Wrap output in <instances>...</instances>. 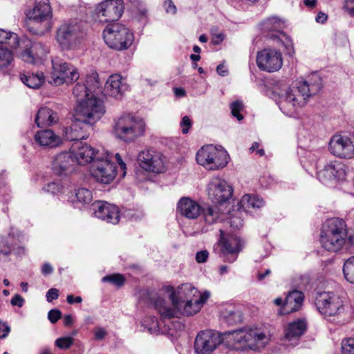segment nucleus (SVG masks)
Instances as JSON below:
<instances>
[{
  "instance_id": "1",
  "label": "nucleus",
  "mask_w": 354,
  "mask_h": 354,
  "mask_svg": "<svg viewBox=\"0 0 354 354\" xmlns=\"http://www.w3.org/2000/svg\"><path fill=\"white\" fill-rule=\"evenodd\" d=\"M210 293H201L191 283H183L174 288L171 286L162 288L158 292L151 294V302L162 319L190 316L200 311Z\"/></svg>"
},
{
  "instance_id": "2",
  "label": "nucleus",
  "mask_w": 354,
  "mask_h": 354,
  "mask_svg": "<svg viewBox=\"0 0 354 354\" xmlns=\"http://www.w3.org/2000/svg\"><path fill=\"white\" fill-rule=\"evenodd\" d=\"M322 86L321 77L317 74H313L307 80H297L292 88L285 84H277L273 94L281 112L289 117H295L306 104L307 100L319 93Z\"/></svg>"
},
{
  "instance_id": "3",
  "label": "nucleus",
  "mask_w": 354,
  "mask_h": 354,
  "mask_svg": "<svg viewBox=\"0 0 354 354\" xmlns=\"http://www.w3.org/2000/svg\"><path fill=\"white\" fill-rule=\"evenodd\" d=\"M86 37L83 23L75 20L62 23L55 32V41L62 50L79 49Z\"/></svg>"
},
{
  "instance_id": "4",
  "label": "nucleus",
  "mask_w": 354,
  "mask_h": 354,
  "mask_svg": "<svg viewBox=\"0 0 354 354\" xmlns=\"http://www.w3.org/2000/svg\"><path fill=\"white\" fill-rule=\"evenodd\" d=\"M145 127L141 118L122 114L113 120L112 132L118 140L132 142L145 134Z\"/></svg>"
},
{
  "instance_id": "5",
  "label": "nucleus",
  "mask_w": 354,
  "mask_h": 354,
  "mask_svg": "<svg viewBox=\"0 0 354 354\" xmlns=\"http://www.w3.org/2000/svg\"><path fill=\"white\" fill-rule=\"evenodd\" d=\"M346 237L345 222L342 219L332 218L323 225L320 242L326 250L337 252L344 245Z\"/></svg>"
},
{
  "instance_id": "6",
  "label": "nucleus",
  "mask_w": 354,
  "mask_h": 354,
  "mask_svg": "<svg viewBox=\"0 0 354 354\" xmlns=\"http://www.w3.org/2000/svg\"><path fill=\"white\" fill-rule=\"evenodd\" d=\"M92 94L91 97L82 99L77 104L74 111V118H78L93 126L106 112L103 101Z\"/></svg>"
},
{
  "instance_id": "7",
  "label": "nucleus",
  "mask_w": 354,
  "mask_h": 354,
  "mask_svg": "<svg viewBox=\"0 0 354 354\" xmlns=\"http://www.w3.org/2000/svg\"><path fill=\"white\" fill-rule=\"evenodd\" d=\"M227 339L235 344L246 346L253 350L264 348L270 342V336L268 333L258 328L241 329L225 333Z\"/></svg>"
},
{
  "instance_id": "8",
  "label": "nucleus",
  "mask_w": 354,
  "mask_h": 354,
  "mask_svg": "<svg viewBox=\"0 0 354 354\" xmlns=\"http://www.w3.org/2000/svg\"><path fill=\"white\" fill-rule=\"evenodd\" d=\"M103 38L107 46L117 50L128 49L134 41L132 31L120 24H111L103 31Z\"/></svg>"
},
{
  "instance_id": "9",
  "label": "nucleus",
  "mask_w": 354,
  "mask_h": 354,
  "mask_svg": "<svg viewBox=\"0 0 354 354\" xmlns=\"http://www.w3.org/2000/svg\"><path fill=\"white\" fill-rule=\"evenodd\" d=\"M197 162L209 170L225 167L228 163L229 155L221 146L209 145L201 147L196 155Z\"/></svg>"
},
{
  "instance_id": "10",
  "label": "nucleus",
  "mask_w": 354,
  "mask_h": 354,
  "mask_svg": "<svg viewBox=\"0 0 354 354\" xmlns=\"http://www.w3.org/2000/svg\"><path fill=\"white\" fill-rule=\"evenodd\" d=\"M79 77L80 73L74 66L59 57L52 59V71L47 77L49 84L60 86L64 83H73Z\"/></svg>"
},
{
  "instance_id": "11",
  "label": "nucleus",
  "mask_w": 354,
  "mask_h": 354,
  "mask_svg": "<svg viewBox=\"0 0 354 354\" xmlns=\"http://www.w3.org/2000/svg\"><path fill=\"white\" fill-rule=\"evenodd\" d=\"M315 305L319 312L326 317L341 315L347 308L345 299L330 292L320 293L316 297Z\"/></svg>"
},
{
  "instance_id": "12",
  "label": "nucleus",
  "mask_w": 354,
  "mask_h": 354,
  "mask_svg": "<svg viewBox=\"0 0 354 354\" xmlns=\"http://www.w3.org/2000/svg\"><path fill=\"white\" fill-rule=\"evenodd\" d=\"M117 169L112 162L110 153L104 151L90 167V174L95 180L102 184H109L115 178Z\"/></svg>"
},
{
  "instance_id": "13",
  "label": "nucleus",
  "mask_w": 354,
  "mask_h": 354,
  "mask_svg": "<svg viewBox=\"0 0 354 354\" xmlns=\"http://www.w3.org/2000/svg\"><path fill=\"white\" fill-rule=\"evenodd\" d=\"M259 26L268 39L286 48L292 47V40L282 31L285 26V21L282 19L271 16L263 20Z\"/></svg>"
},
{
  "instance_id": "14",
  "label": "nucleus",
  "mask_w": 354,
  "mask_h": 354,
  "mask_svg": "<svg viewBox=\"0 0 354 354\" xmlns=\"http://www.w3.org/2000/svg\"><path fill=\"white\" fill-rule=\"evenodd\" d=\"M206 192L212 202L226 208L232 196L233 189L225 179L219 176H213L207 185Z\"/></svg>"
},
{
  "instance_id": "15",
  "label": "nucleus",
  "mask_w": 354,
  "mask_h": 354,
  "mask_svg": "<svg viewBox=\"0 0 354 354\" xmlns=\"http://www.w3.org/2000/svg\"><path fill=\"white\" fill-rule=\"evenodd\" d=\"M256 63L258 68L267 73L279 71L283 64L281 51L274 47L268 46L257 52Z\"/></svg>"
},
{
  "instance_id": "16",
  "label": "nucleus",
  "mask_w": 354,
  "mask_h": 354,
  "mask_svg": "<svg viewBox=\"0 0 354 354\" xmlns=\"http://www.w3.org/2000/svg\"><path fill=\"white\" fill-rule=\"evenodd\" d=\"M328 150L334 156L345 160L354 158V134L336 133L328 143Z\"/></svg>"
},
{
  "instance_id": "17",
  "label": "nucleus",
  "mask_w": 354,
  "mask_h": 354,
  "mask_svg": "<svg viewBox=\"0 0 354 354\" xmlns=\"http://www.w3.org/2000/svg\"><path fill=\"white\" fill-rule=\"evenodd\" d=\"M124 9L123 0H104L95 8V15L101 23L116 21L122 17Z\"/></svg>"
},
{
  "instance_id": "18",
  "label": "nucleus",
  "mask_w": 354,
  "mask_h": 354,
  "mask_svg": "<svg viewBox=\"0 0 354 354\" xmlns=\"http://www.w3.org/2000/svg\"><path fill=\"white\" fill-rule=\"evenodd\" d=\"M223 342L221 335L212 330H205L198 333L194 342V349L198 354H210Z\"/></svg>"
},
{
  "instance_id": "19",
  "label": "nucleus",
  "mask_w": 354,
  "mask_h": 354,
  "mask_svg": "<svg viewBox=\"0 0 354 354\" xmlns=\"http://www.w3.org/2000/svg\"><path fill=\"white\" fill-rule=\"evenodd\" d=\"M140 165L146 171L153 173H163L166 170V158L160 153L154 150L141 151L138 157Z\"/></svg>"
},
{
  "instance_id": "20",
  "label": "nucleus",
  "mask_w": 354,
  "mask_h": 354,
  "mask_svg": "<svg viewBox=\"0 0 354 354\" xmlns=\"http://www.w3.org/2000/svg\"><path fill=\"white\" fill-rule=\"evenodd\" d=\"M74 160L80 165H86L99 158V153L104 151L96 149L91 145L82 141L75 142L70 148Z\"/></svg>"
},
{
  "instance_id": "21",
  "label": "nucleus",
  "mask_w": 354,
  "mask_h": 354,
  "mask_svg": "<svg viewBox=\"0 0 354 354\" xmlns=\"http://www.w3.org/2000/svg\"><path fill=\"white\" fill-rule=\"evenodd\" d=\"M28 18L36 24H44L46 31L50 28V20L53 17L52 9L49 0H35L33 8L27 13Z\"/></svg>"
},
{
  "instance_id": "22",
  "label": "nucleus",
  "mask_w": 354,
  "mask_h": 354,
  "mask_svg": "<svg viewBox=\"0 0 354 354\" xmlns=\"http://www.w3.org/2000/svg\"><path fill=\"white\" fill-rule=\"evenodd\" d=\"M24 50L19 55L25 62L34 64L48 53V48L41 41L26 39L22 41Z\"/></svg>"
},
{
  "instance_id": "23",
  "label": "nucleus",
  "mask_w": 354,
  "mask_h": 354,
  "mask_svg": "<svg viewBox=\"0 0 354 354\" xmlns=\"http://www.w3.org/2000/svg\"><path fill=\"white\" fill-rule=\"evenodd\" d=\"M221 238L218 244L221 247L220 257L223 261L228 263H233L236 260L238 254L241 250V241L235 236L227 239L223 236V231L220 230Z\"/></svg>"
},
{
  "instance_id": "24",
  "label": "nucleus",
  "mask_w": 354,
  "mask_h": 354,
  "mask_svg": "<svg viewBox=\"0 0 354 354\" xmlns=\"http://www.w3.org/2000/svg\"><path fill=\"white\" fill-rule=\"evenodd\" d=\"M95 216L106 223L117 224L120 221L118 207L104 201H97L93 204Z\"/></svg>"
},
{
  "instance_id": "25",
  "label": "nucleus",
  "mask_w": 354,
  "mask_h": 354,
  "mask_svg": "<svg viewBox=\"0 0 354 354\" xmlns=\"http://www.w3.org/2000/svg\"><path fill=\"white\" fill-rule=\"evenodd\" d=\"M346 177L344 165L338 162L333 161L326 165L324 167L317 172V178L322 183H328L333 180H342Z\"/></svg>"
},
{
  "instance_id": "26",
  "label": "nucleus",
  "mask_w": 354,
  "mask_h": 354,
  "mask_svg": "<svg viewBox=\"0 0 354 354\" xmlns=\"http://www.w3.org/2000/svg\"><path fill=\"white\" fill-rule=\"evenodd\" d=\"M92 131L93 126L78 118H74L71 124L66 128L64 137L66 140L77 142L86 139Z\"/></svg>"
},
{
  "instance_id": "27",
  "label": "nucleus",
  "mask_w": 354,
  "mask_h": 354,
  "mask_svg": "<svg viewBox=\"0 0 354 354\" xmlns=\"http://www.w3.org/2000/svg\"><path fill=\"white\" fill-rule=\"evenodd\" d=\"M74 159L71 151L55 155L52 160V169L59 176H67L75 171Z\"/></svg>"
},
{
  "instance_id": "28",
  "label": "nucleus",
  "mask_w": 354,
  "mask_h": 354,
  "mask_svg": "<svg viewBox=\"0 0 354 354\" xmlns=\"http://www.w3.org/2000/svg\"><path fill=\"white\" fill-rule=\"evenodd\" d=\"M100 92L98 75L93 73L88 76L86 84H77L73 88V93L77 99V102L82 99L91 97L92 94H98Z\"/></svg>"
},
{
  "instance_id": "29",
  "label": "nucleus",
  "mask_w": 354,
  "mask_h": 354,
  "mask_svg": "<svg viewBox=\"0 0 354 354\" xmlns=\"http://www.w3.org/2000/svg\"><path fill=\"white\" fill-rule=\"evenodd\" d=\"M127 90V85L120 75H111L107 79L104 88V95L115 99L121 98Z\"/></svg>"
},
{
  "instance_id": "30",
  "label": "nucleus",
  "mask_w": 354,
  "mask_h": 354,
  "mask_svg": "<svg viewBox=\"0 0 354 354\" xmlns=\"http://www.w3.org/2000/svg\"><path fill=\"white\" fill-rule=\"evenodd\" d=\"M177 212L188 219H195L201 213L199 204L189 197L181 198L177 204Z\"/></svg>"
},
{
  "instance_id": "31",
  "label": "nucleus",
  "mask_w": 354,
  "mask_h": 354,
  "mask_svg": "<svg viewBox=\"0 0 354 354\" xmlns=\"http://www.w3.org/2000/svg\"><path fill=\"white\" fill-rule=\"evenodd\" d=\"M34 141L43 148H55L62 143L61 138L50 129L37 131L34 136Z\"/></svg>"
},
{
  "instance_id": "32",
  "label": "nucleus",
  "mask_w": 354,
  "mask_h": 354,
  "mask_svg": "<svg viewBox=\"0 0 354 354\" xmlns=\"http://www.w3.org/2000/svg\"><path fill=\"white\" fill-rule=\"evenodd\" d=\"M225 209V206H220L217 203L203 209L201 212L205 223L207 225H213L223 221L225 215L228 212Z\"/></svg>"
},
{
  "instance_id": "33",
  "label": "nucleus",
  "mask_w": 354,
  "mask_h": 354,
  "mask_svg": "<svg viewBox=\"0 0 354 354\" xmlns=\"http://www.w3.org/2000/svg\"><path fill=\"white\" fill-rule=\"evenodd\" d=\"M58 114L48 107H41L39 109L35 122L38 127L52 126L59 122Z\"/></svg>"
},
{
  "instance_id": "34",
  "label": "nucleus",
  "mask_w": 354,
  "mask_h": 354,
  "mask_svg": "<svg viewBox=\"0 0 354 354\" xmlns=\"http://www.w3.org/2000/svg\"><path fill=\"white\" fill-rule=\"evenodd\" d=\"M306 329L304 319H298L290 322L285 330L284 339L288 342L297 340Z\"/></svg>"
},
{
  "instance_id": "35",
  "label": "nucleus",
  "mask_w": 354,
  "mask_h": 354,
  "mask_svg": "<svg viewBox=\"0 0 354 354\" xmlns=\"http://www.w3.org/2000/svg\"><path fill=\"white\" fill-rule=\"evenodd\" d=\"M304 299V295L299 290L290 292L286 297L283 303L285 313L297 311L301 306Z\"/></svg>"
},
{
  "instance_id": "36",
  "label": "nucleus",
  "mask_w": 354,
  "mask_h": 354,
  "mask_svg": "<svg viewBox=\"0 0 354 354\" xmlns=\"http://www.w3.org/2000/svg\"><path fill=\"white\" fill-rule=\"evenodd\" d=\"M20 80L31 88H38L44 82L45 77L42 72L37 73L20 74Z\"/></svg>"
},
{
  "instance_id": "37",
  "label": "nucleus",
  "mask_w": 354,
  "mask_h": 354,
  "mask_svg": "<svg viewBox=\"0 0 354 354\" xmlns=\"http://www.w3.org/2000/svg\"><path fill=\"white\" fill-rule=\"evenodd\" d=\"M0 44H5L11 49H16L19 46L20 41L16 33L0 28Z\"/></svg>"
},
{
  "instance_id": "38",
  "label": "nucleus",
  "mask_w": 354,
  "mask_h": 354,
  "mask_svg": "<svg viewBox=\"0 0 354 354\" xmlns=\"http://www.w3.org/2000/svg\"><path fill=\"white\" fill-rule=\"evenodd\" d=\"M241 204L243 207L257 209L263 207L265 202L263 198L259 196L245 194L242 197Z\"/></svg>"
},
{
  "instance_id": "39",
  "label": "nucleus",
  "mask_w": 354,
  "mask_h": 354,
  "mask_svg": "<svg viewBox=\"0 0 354 354\" xmlns=\"http://www.w3.org/2000/svg\"><path fill=\"white\" fill-rule=\"evenodd\" d=\"M24 248L23 247H16V245L8 240H2L0 242V254L8 257L12 253L15 254H21L24 253Z\"/></svg>"
},
{
  "instance_id": "40",
  "label": "nucleus",
  "mask_w": 354,
  "mask_h": 354,
  "mask_svg": "<svg viewBox=\"0 0 354 354\" xmlns=\"http://www.w3.org/2000/svg\"><path fill=\"white\" fill-rule=\"evenodd\" d=\"M73 203L77 201L82 204H88L93 201V195L90 190L86 188H80L70 196Z\"/></svg>"
},
{
  "instance_id": "41",
  "label": "nucleus",
  "mask_w": 354,
  "mask_h": 354,
  "mask_svg": "<svg viewBox=\"0 0 354 354\" xmlns=\"http://www.w3.org/2000/svg\"><path fill=\"white\" fill-rule=\"evenodd\" d=\"M222 316L230 324L239 323L241 321L240 312L233 306H228L222 311Z\"/></svg>"
},
{
  "instance_id": "42",
  "label": "nucleus",
  "mask_w": 354,
  "mask_h": 354,
  "mask_svg": "<svg viewBox=\"0 0 354 354\" xmlns=\"http://www.w3.org/2000/svg\"><path fill=\"white\" fill-rule=\"evenodd\" d=\"M14 61L12 50L0 46V69L8 68Z\"/></svg>"
},
{
  "instance_id": "43",
  "label": "nucleus",
  "mask_w": 354,
  "mask_h": 354,
  "mask_svg": "<svg viewBox=\"0 0 354 354\" xmlns=\"http://www.w3.org/2000/svg\"><path fill=\"white\" fill-rule=\"evenodd\" d=\"M343 272L346 281L354 284V256L345 261L343 266Z\"/></svg>"
},
{
  "instance_id": "44",
  "label": "nucleus",
  "mask_w": 354,
  "mask_h": 354,
  "mask_svg": "<svg viewBox=\"0 0 354 354\" xmlns=\"http://www.w3.org/2000/svg\"><path fill=\"white\" fill-rule=\"evenodd\" d=\"M142 326L147 328L148 331L152 333L159 328L158 319L154 316L147 317L142 322Z\"/></svg>"
},
{
  "instance_id": "45",
  "label": "nucleus",
  "mask_w": 354,
  "mask_h": 354,
  "mask_svg": "<svg viewBox=\"0 0 354 354\" xmlns=\"http://www.w3.org/2000/svg\"><path fill=\"white\" fill-rule=\"evenodd\" d=\"M103 282H109L116 286H122L124 283V277L120 274L106 275L102 279Z\"/></svg>"
},
{
  "instance_id": "46",
  "label": "nucleus",
  "mask_w": 354,
  "mask_h": 354,
  "mask_svg": "<svg viewBox=\"0 0 354 354\" xmlns=\"http://www.w3.org/2000/svg\"><path fill=\"white\" fill-rule=\"evenodd\" d=\"M241 215V212L240 211H236L229 218L228 223H230V226L234 230L240 229L243 225V221Z\"/></svg>"
},
{
  "instance_id": "47",
  "label": "nucleus",
  "mask_w": 354,
  "mask_h": 354,
  "mask_svg": "<svg viewBox=\"0 0 354 354\" xmlns=\"http://www.w3.org/2000/svg\"><path fill=\"white\" fill-rule=\"evenodd\" d=\"M63 186L58 182H50L47 183L43 187V190L45 192L50 193L52 194H57L62 192Z\"/></svg>"
},
{
  "instance_id": "48",
  "label": "nucleus",
  "mask_w": 354,
  "mask_h": 354,
  "mask_svg": "<svg viewBox=\"0 0 354 354\" xmlns=\"http://www.w3.org/2000/svg\"><path fill=\"white\" fill-rule=\"evenodd\" d=\"M342 354H354V338L350 337L342 342Z\"/></svg>"
},
{
  "instance_id": "49",
  "label": "nucleus",
  "mask_w": 354,
  "mask_h": 354,
  "mask_svg": "<svg viewBox=\"0 0 354 354\" xmlns=\"http://www.w3.org/2000/svg\"><path fill=\"white\" fill-rule=\"evenodd\" d=\"M74 339L71 337H62L55 340V344L61 349H66L73 344Z\"/></svg>"
},
{
  "instance_id": "50",
  "label": "nucleus",
  "mask_w": 354,
  "mask_h": 354,
  "mask_svg": "<svg viewBox=\"0 0 354 354\" xmlns=\"http://www.w3.org/2000/svg\"><path fill=\"white\" fill-rule=\"evenodd\" d=\"M243 103L241 101H235L231 104V112L234 117L236 118L238 120H241L243 117L240 113L243 109Z\"/></svg>"
},
{
  "instance_id": "51",
  "label": "nucleus",
  "mask_w": 354,
  "mask_h": 354,
  "mask_svg": "<svg viewBox=\"0 0 354 354\" xmlns=\"http://www.w3.org/2000/svg\"><path fill=\"white\" fill-rule=\"evenodd\" d=\"M62 316V313L58 309H52L48 313V318L53 324L57 322Z\"/></svg>"
},
{
  "instance_id": "52",
  "label": "nucleus",
  "mask_w": 354,
  "mask_h": 354,
  "mask_svg": "<svg viewBox=\"0 0 354 354\" xmlns=\"http://www.w3.org/2000/svg\"><path fill=\"white\" fill-rule=\"evenodd\" d=\"M164 8L167 13L175 15L177 9L171 0H165Z\"/></svg>"
},
{
  "instance_id": "53",
  "label": "nucleus",
  "mask_w": 354,
  "mask_h": 354,
  "mask_svg": "<svg viewBox=\"0 0 354 354\" xmlns=\"http://www.w3.org/2000/svg\"><path fill=\"white\" fill-rule=\"evenodd\" d=\"M10 331V327L6 322L0 320V339L6 338Z\"/></svg>"
},
{
  "instance_id": "54",
  "label": "nucleus",
  "mask_w": 354,
  "mask_h": 354,
  "mask_svg": "<svg viewBox=\"0 0 354 354\" xmlns=\"http://www.w3.org/2000/svg\"><path fill=\"white\" fill-rule=\"evenodd\" d=\"M192 126V122L188 116H184L180 122V127L182 128V132L184 134L188 133L189 128Z\"/></svg>"
},
{
  "instance_id": "55",
  "label": "nucleus",
  "mask_w": 354,
  "mask_h": 354,
  "mask_svg": "<svg viewBox=\"0 0 354 354\" xmlns=\"http://www.w3.org/2000/svg\"><path fill=\"white\" fill-rule=\"evenodd\" d=\"M208 257H209V252H207V250H201V251L196 252V261L198 263H202L207 261Z\"/></svg>"
},
{
  "instance_id": "56",
  "label": "nucleus",
  "mask_w": 354,
  "mask_h": 354,
  "mask_svg": "<svg viewBox=\"0 0 354 354\" xmlns=\"http://www.w3.org/2000/svg\"><path fill=\"white\" fill-rule=\"evenodd\" d=\"M24 299L19 295L17 294L13 296L10 301V304L13 306L22 307L24 304Z\"/></svg>"
},
{
  "instance_id": "57",
  "label": "nucleus",
  "mask_w": 354,
  "mask_h": 354,
  "mask_svg": "<svg viewBox=\"0 0 354 354\" xmlns=\"http://www.w3.org/2000/svg\"><path fill=\"white\" fill-rule=\"evenodd\" d=\"M59 297V290L56 288H50L46 293V299L48 302H51L57 299Z\"/></svg>"
},
{
  "instance_id": "58",
  "label": "nucleus",
  "mask_w": 354,
  "mask_h": 354,
  "mask_svg": "<svg viewBox=\"0 0 354 354\" xmlns=\"http://www.w3.org/2000/svg\"><path fill=\"white\" fill-rule=\"evenodd\" d=\"M95 338L97 340L103 339L106 335V331L102 327H96L94 330Z\"/></svg>"
},
{
  "instance_id": "59",
  "label": "nucleus",
  "mask_w": 354,
  "mask_h": 354,
  "mask_svg": "<svg viewBox=\"0 0 354 354\" xmlns=\"http://www.w3.org/2000/svg\"><path fill=\"white\" fill-rule=\"evenodd\" d=\"M344 8L351 15L354 16V0H346Z\"/></svg>"
},
{
  "instance_id": "60",
  "label": "nucleus",
  "mask_w": 354,
  "mask_h": 354,
  "mask_svg": "<svg viewBox=\"0 0 354 354\" xmlns=\"http://www.w3.org/2000/svg\"><path fill=\"white\" fill-rule=\"evenodd\" d=\"M115 160H116L118 164L120 165L121 169L123 171L122 176L124 177L126 174V169H127L126 164L123 162V160L119 153H115Z\"/></svg>"
},
{
  "instance_id": "61",
  "label": "nucleus",
  "mask_w": 354,
  "mask_h": 354,
  "mask_svg": "<svg viewBox=\"0 0 354 354\" xmlns=\"http://www.w3.org/2000/svg\"><path fill=\"white\" fill-rule=\"evenodd\" d=\"M212 43L214 44H219L224 39V34L223 32L213 33L212 34Z\"/></svg>"
},
{
  "instance_id": "62",
  "label": "nucleus",
  "mask_w": 354,
  "mask_h": 354,
  "mask_svg": "<svg viewBox=\"0 0 354 354\" xmlns=\"http://www.w3.org/2000/svg\"><path fill=\"white\" fill-rule=\"evenodd\" d=\"M66 301L70 304L75 303L80 304L82 301V299L80 296L74 297L73 295H68L66 297Z\"/></svg>"
},
{
  "instance_id": "63",
  "label": "nucleus",
  "mask_w": 354,
  "mask_h": 354,
  "mask_svg": "<svg viewBox=\"0 0 354 354\" xmlns=\"http://www.w3.org/2000/svg\"><path fill=\"white\" fill-rule=\"evenodd\" d=\"M216 72L221 76H226L228 74V70L224 64H221L216 67Z\"/></svg>"
},
{
  "instance_id": "64",
  "label": "nucleus",
  "mask_w": 354,
  "mask_h": 354,
  "mask_svg": "<svg viewBox=\"0 0 354 354\" xmlns=\"http://www.w3.org/2000/svg\"><path fill=\"white\" fill-rule=\"evenodd\" d=\"M53 270L52 266L48 263H44L41 268V272L44 275L50 274Z\"/></svg>"
}]
</instances>
